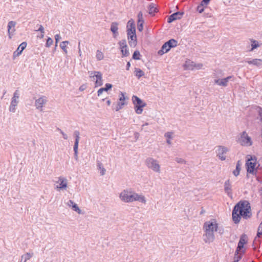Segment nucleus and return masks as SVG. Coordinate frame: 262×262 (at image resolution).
Here are the masks:
<instances>
[{
	"label": "nucleus",
	"instance_id": "nucleus-41",
	"mask_svg": "<svg viewBox=\"0 0 262 262\" xmlns=\"http://www.w3.org/2000/svg\"><path fill=\"white\" fill-rule=\"evenodd\" d=\"M206 7V6L202 5V4L200 3V5H199L196 7V11L199 12V13H202L204 12Z\"/></svg>",
	"mask_w": 262,
	"mask_h": 262
},
{
	"label": "nucleus",
	"instance_id": "nucleus-60",
	"mask_svg": "<svg viewBox=\"0 0 262 262\" xmlns=\"http://www.w3.org/2000/svg\"><path fill=\"white\" fill-rule=\"evenodd\" d=\"M256 180L259 182L260 183H262V180L261 179V178L259 176H257V174L255 176Z\"/></svg>",
	"mask_w": 262,
	"mask_h": 262
},
{
	"label": "nucleus",
	"instance_id": "nucleus-53",
	"mask_svg": "<svg viewBox=\"0 0 262 262\" xmlns=\"http://www.w3.org/2000/svg\"><path fill=\"white\" fill-rule=\"evenodd\" d=\"M86 88V84H82L81 85L80 87H79V91H83L84 90H85Z\"/></svg>",
	"mask_w": 262,
	"mask_h": 262
},
{
	"label": "nucleus",
	"instance_id": "nucleus-20",
	"mask_svg": "<svg viewBox=\"0 0 262 262\" xmlns=\"http://www.w3.org/2000/svg\"><path fill=\"white\" fill-rule=\"evenodd\" d=\"M245 61L249 64H253L258 67L262 66V59H261L255 58L251 60H246Z\"/></svg>",
	"mask_w": 262,
	"mask_h": 262
},
{
	"label": "nucleus",
	"instance_id": "nucleus-59",
	"mask_svg": "<svg viewBox=\"0 0 262 262\" xmlns=\"http://www.w3.org/2000/svg\"><path fill=\"white\" fill-rule=\"evenodd\" d=\"M95 71H89V73L90 74V77L91 78H94L95 77V76H94V73Z\"/></svg>",
	"mask_w": 262,
	"mask_h": 262
},
{
	"label": "nucleus",
	"instance_id": "nucleus-9",
	"mask_svg": "<svg viewBox=\"0 0 262 262\" xmlns=\"http://www.w3.org/2000/svg\"><path fill=\"white\" fill-rule=\"evenodd\" d=\"M48 98L45 96H40L35 99L34 106L39 111H42L43 106L47 104Z\"/></svg>",
	"mask_w": 262,
	"mask_h": 262
},
{
	"label": "nucleus",
	"instance_id": "nucleus-58",
	"mask_svg": "<svg viewBox=\"0 0 262 262\" xmlns=\"http://www.w3.org/2000/svg\"><path fill=\"white\" fill-rule=\"evenodd\" d=\"M142 16H143L142 12L141 11L139 12V13L138 14V20L143 19Z\"/></svg>",
	"mask_w": 262,
	"mask_h": 262
},
{
	"label": "nucleus",
	"instance_id": "nucleus-3",
	"mask_svg": "<svg viewBox=\"0 0 262 262\" xmlns=\"http://www.w3.org/2000/svg\"><path fill=\"white\" fill-rule=\"evenodd\" d=\"M250 158L248 159L246 162V168L247 174V177L248 178V173L256 176L257 170H256L257 159L255 156H250Z\"/></svg>",
	"mask_w": 262,
	"mask_h": 262
},
{
	"label": "nucleus",
	"instance_id": "nucleus-33",
	"mask_svg": "<svg viewBox=\"0 0 262 262\" xmlns=\"http://www.w3.org/2000/svg\"><path fill=\"white\" fill-rule=\"evenodd\" d=\"M71 208L73 211L76 212L79 214H83L84 213V212H82V210L79 208L76 204H74L73 205H72Z\"/></svg>",
	"mask_w": 262,
	"mask_h": 262
},
{
	"label": "nucleus",
	"instance_id": "nucleus-46",
	"mask_svg": "<svg viewBox=\"0 0 262 262\" xmlns=\"http://www.w3.org/2000/svg\"><path fill=\"white\" fill-rule=\"evenodd\" d=\"M258 116L257 119L262 121V108L259 107L258 110Z\"/></svg>",
	"mask_w": 262,
	"mask_h": 262
},
{
	"label": "nucleus",
	"instance_id": "nucleus-1",
	"mask_svg": "<svg viewBox=\"0 0 262 262\" xmlns=\"http://www.w3.org/2000/svg\"><path fill=\"white\" fill-rule=\"evenodd\" d=\"M205 233L203 234V241L205 243L210 244L215 239L214 231H217V223L216 220L212 219L211 221L205 222L203 226Z\"/></svg>",
	"mask_w": 262,
	"mask_h": 262
},
{
	"label": "nucleus",
	"instance_id": "nucleus-5",
	"mask_svg": "<svg viewBox=\"0 0 262 262\" xmlns=\"http://www.w3.org/2000/svg\"><path fill=\"white\" fill-rule=\"evenodd\" d=\"M145 163L148 168L155 172H160V166L157 160L149 157L146 159Z\"/></svg>",
	"mask_w": 262,
	"mask_h": 262
},
{
	"label": "nucleus",
	"instance_id": "nucleus-25",
	"mask_svg": "<svg viewBox=\"0 0 262 262\" xmlns=\"http://www.w3.org/2000/svg\"><path fill=\"white\" fill-rule=\"evenodd\" d=\"M158 12L157 8L155 7V4L151 3L148 7V13L149 14L154 15Z\"/></svg>",
	"mask_w": 262,
	"mask_h": 262
},
{
	"label": "nucleus",
	"instance_id": "nucleus-51",
	"mask_svg": "<svg viewBox=\"0 0 262 262\" xmlns=\"http://www.w3.org/2000/svg\"><path fill=\"white\" fill-rule=\"evenodd\" d=\"M211 0H202L201 2V3L202 5H204L205 6L207 7V6L209 4L210 1Z\"/></svg>",
	"mask_w": 262,
	"mask_h": 262
},
{
	"label": "nucleus",
	"instance_id": "nucleus-15",
	"mask_svg": "<svg viewBox=\"0 0 262 262\" xmlns=\"http://www.w3.org/2000/svg\"><path fill=\"white\" fill-rule=\"evenodd\" d=\"M184 14V12L180 11L173 13V14L169 16L167 19V22L168 23H171L176 20L180 19L182 17Z\"/></svg>",
	"mask_w": 262,
	"mask_h": 262
},
{
	"label": "nucleus",
	"instance_id": "nucleus-55",
	"mask_svg": "<svg viewBox=\"0 0 262 262\" xmlns=\"http://www.w3.org/2000/svg\"><path fill=\"white\" fill-rule=\"evenodd\" d=\"M217 231L219 232V233L222 235L223 234L224 232V229L223 228H219V227L217 226Z\"/></svg>",
	"mask_w": 262,
	"mask_h": 262
},
{
	"label": "nucleus",
	"instance_id": "nucleus-62",
	"mask_svg": "<svg viewBox=\"0 0 262 262\" xmlns=\"http://www.w3.org/2000/svg\"><path fill=\"white\" fill-rule=\"evenodd\" d=\"M261 168L260 166V164H258L256 166V170H257V174L258 173V170L260 169Z\"/></svg>",
	"mask_w": 262,
	"mask_h": 262
},
{
	"label": "nucleus",
	"instance_id": "nucleus-52",
	"mask_svg": "<svg viewBox=\"0 0 262 262\" xmlns=\"http://www.w3.org/2000/svg\"><path fill=\"white\" fill-rule=\"evenodd\" d=\"M37 31H39L40 33H45V29L42 25L39 26V27L37 30Z\"/></svg>",
	"mask_w": 262,
	"mask_h": 262
},
{
	"label": "nucleus",
	"instance_id": "nucleus-31",
	"mask_svg": "<svg viewBox=\"0 0 262 262\" xmlns=\"http://www.w3.org/2000/svg\"><path fill=\"white\" fill-rule=\"evenodd\" d=\"M134 201H138L143 203H146V200L145 197L142 195H139L138 193H136Z\"/></svg>",
	"mask_w": 262,
	"mask_h": 262
},
{
	"label": "nucleus",
	"instance_id": "nucleus-18",
	"mask_svg": "<svg viewBox=\"0 0 262 262\" xmlns=\"http://www.w3.org/2000/svg\"><path fill=\"white\" fill-rule=\"evenodd\" d=\"M242 214L239 213L234 207L232 210V220L235 224H238L240 222Z\"/></svg>",
	"mask_w": 262,
	"mask_h": 262
},
{
	"label": "nucleus",
	"instance_id": "nucleus-6",
	"mask_svg": "<svg viewBox=\"0 0 262 262\" xmlns=\"http://www.w3.org/2000/svg\"><path fill=\"white\" fill-rule=\"evenodd\" d=\"M136 193L124 190L120 194V198L124 202H132L134 201Z\"/></svg>",
	"mask_w": 262,
	"mask_h": 262
},
{
	"label": "nucleus",
	"instance_id": "nucleus-45",
	"mask_svg": "<svg viewBox=\"0 0 262 262\" xmlns=\"http://www.w3.org/2000/svg\"><path fill=\"white\" fill-rule=\"evenodd\" d=\"M53 39L50 37H48L47 40L46 46L47 47H50L53 44Z\"/></svg>",
	"mask_w": 262,
	"mask_h": 262
},
{
	"label": "nucleus",
	"instance_id": "nucleus-49",
	"mask_svg": "<svg viewBox=\"0 0 262 262\" xmlns=\"http://www.w3.org/2000/svg\"><path fill=\"white\" fill-rule=\"evenodd\" d=\"M55 46H57L58 42L61 39V36L59 34H57L55 36Z\"/></svg>",
	"mask_w": 262,
	"mask_h": 262
},
{
	"label": "nucleus",
	"instance_id": "nucleus-27",
	"mask_svg": "<svg viewBox=\"0 0 262 262\" xmlns=\"http://www.w3.org/2000/svg\"><path fill=\"white\" fill-rule=\"evenodd\" d=\"M33 255L32 253H26L21 256L20 262H26L29 260Z\"/></svg>",
	"mask_w": 262,
	"mask_h": 262
},
{
	"label": "nucleus",
	"instance_id": "nucleus-26",
	"mask_svg": "<svg viewBox=\"0 0 262 262\" xmlns=\"http://www.w3.org/2000/svg\"><path fill=\"white\" fill-rule=\"evenodd\" d=\"M170 49H168V46L165 42L162 46L161 49L158 51V53L160 55H162L164 53L168 52Z\"/></svg>",
	"mask_w": 262,
	"mask_h": 262
},
{
	"label": "nucleus",
	"instance_id": "nucleus-4",
	"mask_svg": "<svg viewBox=\"0 0 262 262\" xmlns=\"http://www.w3.org/2000/svg\"><path fill=\"white\" fill-rule=\"evenodd\" d=\"M132 101L134 105V108L136 113L137 114H142L143 112V108L146 105V103L136 95L133 96Z\"/></svg>",
	"mask_w": 262,
	"mask_h": 262
},
{
	"label": "nucleus",
	"instance_id": "nucleus-44",
	"mask_svg": "<svg viewBox=\"0 0 262 262\" xmlns=\"http://www.w3.org/2000/svg\"><path fill=\"white\" fill-rule=\"evenodd\" d=\"M252 48L251 51L253 50L254 49L257 48L258 47H259V45L258 42L256 40H252V44H251Z\"/></svg>",
	"mask_w": 262,
	"mask_h": 262
},
{
	"label": "nucleus",
	"instance_id": "nucleus-36",
	"mask_svg": "<svg viewBox=\"0 0 262 262\" xmlns=\"http://www.w3.org/2000/svg\"><path fill=\"white\" fill-rule=\"evenodd\" d=\"M122 55V57H127L129 55L128 49H127V47L125 48H122L120 49Z\"/></svg>",
	"mask_w": 262,
	"mask_h": 262
},
{
	"label": "nucleus",
	"instance_id": "nucleus-12",
	"mask_svg": "<svg viewBox=\"0 0 262 262\" xmlns=\"http://www.w3.org/2000/svg\"><path fill=\"white\" fill-rule=\"evenodd\" d=\"M239 142L242 145L245 146H250L252 144V142L251 141V138L248 136L247 133L244 131L243 132L241 135L240 138L238 139Z\"/></svg>",
	"mask_w": 262,
	"mask_h": 262
},
{
	"label": "nucleus",
	"instance_id": "nucleus-42",
	"mask_svg": "<svg viewBox=\"0 0 262 262\" xmlns=\"http://www.w3.org/2000/svg\"><path fill=\"white\" fill-rule=\"evenodd\" d=\"M261 235H262V221L258 226L256 237H260Z\"/></svg>",
	"mask_w": 262,
	"mask_h": 262
},
{
	"label": "nucleus",
	"instance_id": "nucleus-30",
	"mask_svg": "<svg viewBox=\"0 0 262 262\" xmlns=\"http://www.w3.org/2000/svg\"><path fill=\"white\" fill-rule=\"evenodd\" d=\"M97 168L101 170L100 173L101 176L104 175L106 170L102 165V164L100 161H97Z\"/></svg>",
	"mask_w": 262,
	"mask_h": 262
},
{
	"label": "nucleus",
	"instance_id": "nucleus-57",
	"mask_svg": "<svg viewBox=\"0 0 262 262\" xmlns=\"http://www.w3.org/2000/svg\"><path fill=\"white\" fill-rule=\"evenodd\" d=\"M75 204L73 201L69 200L68 202L67 203L69 207H71L72 208V205H73V204Z\"/></svg>",
	"mask_w": 262,
	"mask_h": 262
},
{
	"label": "nucleus",
	"instance_id": "nucleus-48",
	"mask_svg": "<svg viewBox=\"0 0 262 262\" xmlns=\"http://www.w3.org/2000/svg\"><path fill=\"white\" fill-rule=\"evenodd\" d=\"M120 95H121L119 97V102H124L125 100V97L124 96V94L123 93L120 92Z\"/></svg>",
	"mask_w": 262,
	"mask_h": 262
},
{
	"label": "nucleus",
	"instance_id": "nucleus-13",
	"mask_svg": "<svg viewBox=\"0 0 262 262\" xmlns=\"http://www.w3.org/2000/svg\"><path fill=\"white\" fill-rule=\"evenodd\" d=\"M217 147V156L221 160H225L226 159V156H224V154L228 151L229 150L228 148L224 146H218Z\"/></svg>",
	"mask_w": 262,
	"mask_h": 262
},
{
	"label": "nucleus",
	"instance_id": "nucleus-34",
	"mask_svg": "<svg viewBox=\"0 0 262 262\" xmlns=\"http://www.w3.org/2000/svg\"><path fill=\"white\" fill-rule=\"evenodd\" d=\"M126 27H127V29H134V31L135 30V29H136L135 24L133 19H131L129 20H128V21L127 22V24Z\"/></svg>",
	"mask_w": 262,
	"mask_h": 262
},
{
	"label": "nucleus",
	"instance_id": "nucleus-40",
	"mask_svg": "<svg viewBox=\"0 0 262 262\" xmlns=\"http://www.w3.org/2000/svg\"><path fill=\"white\" fill-rule=\"evenodd\" d=\"M125 104H126V103L125 102H118L116 107L115 108L116 111H119Z\"/></svg>",
	"mask_w": 262,
	"mask_h": 262
},
{
	"label": "nucleus",
	"instance_id": "nucleus-43",
	"mask_svg": "<svg viewBox=\"0 0 262 262\" xmlns=\"http://www.w3.org/2000/svg\"><path fill=\"white\" fill-rule=\"evenodd\" d=\"M96 56V58L98 60H102L104 57L102 52H101V51H100L99 50L97 51Z\"/></svg>",
	"mask_w": 262,
	"mask_h": 262
},
{
	"label": "nucleus",
	"instance_id": "nucleus-21",
	"mask_svg": "<svg viewBox=\"0 0 262 262\" xmlns=\"http://www.w3.org/2000/svg\"><path fill=\"white\" fill-rule=\"evenodd\" d=\"M112 87H113V85L112 84H110V83L105 84L104 88H101L98 90V91L97 92L98 96H99L104 91L107 92L108 90L111 89Z\"/></svg>",
	"mask_w": 262,
	"mask_h": 262
},
{
	"label": "nucleus",
	"instance_id": "nucleus-7",
	"mask_svg": "<svg viewBox=\"0 0 262 262\" xmlns=\"http://www.w3.org/2000/svg\"><path fill=\"white\" fill-rule=\"evenodd\" d=\"M19 93L18 91H15L11 99V103L9 107L10 112L15 113L16 107L19 103Z\"/></svg>",
	"mask_w": 262,
	"mask_h": 262
},
{
	"label": "nucleus",
	"instance_id": "nucleus-47",
	"mask_svg": "<svg viewBox=\"0 0 262 262\" xmlns=\"http://www.w3.org/2000/svg\"><path fill=\"white\" fill-rule=\"evenodd\" d=\"M242 257V254H238L237 255H235V254H234V261L233 262H238Z\"/></svg>",
	"mask_w": 262,
	"mask_h": 262
},
{
	"label": "nucleus",
	"instance_id": "nucleus-16",
	"mask_svg": "<svg viewBox=\"0 0 262 262\" xmlns=\"http://www.w3.org/2000/svg\"><path fill=\"white\" fill-rule=\"evenodd\" d=\"M224 191L227 193L228 196L232 198V186L230 180H227L224 183Z\"/></svg>",
	"mask_w": 262,
	"mask_h": 262
},
{
	"label": "nucleus",
	"instance_id": "nucleus-64",
	"mask_svg": "<svg viewBox=\"0 0 262 262\" xmlns=\"http://www.w3.org/2000/svg\"><path fill=\"white\" fill-rule=\"evenodd\" d=\"M45 35V33H40V34L39 35L37 36V37L40 38H43Z\"/></svg>",
	"mask_w": 262,
	"mask_h": 262
},
{
	"label": "nucleus",
	"instance_id": "nucleus-37",
	"mask_svg": "<svg viewBox=\"0 0 262 262\" xmlns=\"http://www.w3.org/2000/svg\"><path fill=\"white\" fill-rule=\"evenodd\" d=\"M143 23H144L143 19H139L138 21L137 29L140 32H141L143 30Z\"/></svg>",
	"mask_w": 262,
	"mask_h": 262
},
{
	"label": "nucleus",
	"instance_id": "nucleus-10",
	"mask_svg": "<svg viewBox=\"0 0 262 262\" xmlns=\"http://www.w3.org/2000/svg\"><path fill=\"white\" fill-rule=\"evenodd\" d=\"M54 188L58 191H63L66 189V181L64 178H57L54 181Z\"/></svg>",
	"mask_w": 262,
	"mask_h": 262
},
{
	"label": "nucleus",
	"instance_id": "nucleus-19",
	"mask_svg": "<svg viewBox=\"0 0 262 262\" xmlns=\"http://www.w3.org/2000/svg\"><path fill=\"white\" fill-rule=\"evenodd\" d=\"M110 30L113 34L114 37H116V36L118 35V23L117 22L112 23Z\"/></svg>",
	"mask_w": 262,
	"mask_h": 262
},
{
	"label": "nucleus",
	"instance_id": "nucleus-2",
	"mask_svg": "<svg viewBox=\"0 0 262 262\" xmlns=\"http://www.w3.org/2000/svg\"><path fill=\"white\" fill-rule=\"evenodd\" d=\"M234 207L239 213L242 214V217L244 219L247 220L252 216L251 206L247 201H239L234 206Z\"/></svg>",
	"mask_w": 262,
	"mask_h": 262
},
{
	"label": "nucleus",
	"instance_id": "nucleus-39",
	"mask_svg": "<svg viewBox=\"0 0 262 262\" xmlns=\"http://www.w3.org/2000/svg\"><path fill=\"white\" fill-rule=\"evenodd\" d=\"M140 52L136 50L134 52L132 58L135 60H139L140 59Z\"/></svg>",
	"mask_w": 262,
	"mask_h": 262
},
{
	"label": "nucleus",
	"instance_id": "nucleus-17",
	"mask_svg": "<svg viewBox=\"0 0 262 262\" xmlns=\"http://www.w3.org/2000/svg\"><path fill=\"white\" fill-rule=\"evenodd\" d=\"M94 76L96 78L95 83V86H100L103 84L102 74L100 72H95Z\"/></svg>",
	"mask_w": 262,
	"mask_h": 262
},
{
	"label": "nucleus",
	"instance_id": "nucleus-14",
	"mask_svg": "<svg viewBox=\"0 0 262 262\" xmlns=\"http://www.w3.org/2000/svg\"><path fill=\"white\" fill-rule=\"evenodd\" d=\"M73 135L75 138V141L74 145V157L76 159H77L78 156V147L79 140V132L78 130H75L74 132Z\"/></svg>",
	"mask_w": 262,
	"mask_h": 262
},
{
	"label": "nucleus",
	"instance_id": "nucleus-28",
	"mask_svg": "<svg viewBox=\"0 0 262 262\" xmlns=\"http://www.w3.org/2000/svg\"><path fill=\"white\" fill-rule=\"evenodd\" d=\"M214 83L220 86H223L225 87L227 86L228 85V82H227L225 78H223L221 79H215Z\"/></svg>",
	"mask_w": 262,
	"mask_h": 262
},
{
	"label": "nucleus",
	"instance_id": "nucleus-63",
	"mask_svg": "<svg viewBox=\"0 0 262 262\" xmlns=\"http://www.w3.org/2000/svg\"><path fill=\"white\" fill-rule=\"evenodd\" d=\"M130 67V63L129 62H127L126 64V70H129V68Z\"/></svg>",
	"mask_w": 262,
	"mask_h": 262
},
{
	"label": "nucleus",
	"instance_id": "nucleus-61",
	"mask_svg": "<svg viewBox=\"0 0 262 262\" xmlns=\"http://www.w3.org/2000/svg\"><path fill=\"white\" fill-rule=\"evenodd\" d=\"M233 78V76H229L226 78H224L227 82H228L230 80H231V79H232Z\"/></svg>",
	"mask_w": 262,
	"mask_h": 262
},
{
	"label": "nucleus",
	"instance_id": "nucleus-32",
	"mask_svg": "<svg viewBox=\"0 0 262 262\" xmlns=\"http://www.w3.org/2000/svg\"><path fill=\"white\" fill-rule=\"evenodd\" d=\"M134 73L135 76L137 77L138 79L144 75V72L139 68H135Z\"/></svg>",
	"mask_w": 262,
	"mask_h": 262
},
{
	"label": "nucleus",
	"instance_id": "nucleus-11",
	"mask_svg": "<svg viewBox=\"0 0 262 262\" xmlns=\"http://www.w3.org/2000/svg\"><path fill=\"white\" fill-rule=\"evenodd\" d=\"M16 22L15 21H9L7 25V34L9 39H11L15 35L16 32L15 27Z\"/></svg>",
	"mask_w": 262,
	"mask_h": 262
},
{
	"label": "nucleus",
	"instance_id": "nucleus-50",
	"mask_svg": "<svg viewBox=\"0 0 262 262\" xmlns=\"http://www.w3.org/2000/svg\"><path fill=\"white\" fill-rule=\"evenodd\" d=\"M175 161L178 163H185L186 161L182 158H176Z\"/></svg>",
	"mask_w": 262,
	"mask_h": 262
},
{
	"label": "nucleus",
	"instance_id": "nucleus-22",
	"mask_svg": "<svg viewBox=\"0 0 262 262\" xmlns=\"http://www.w3.org/2000/svg\"><path fill=\"white\" fill-rule=\"evenodd\" d=\"M244 248V244L242 242H238L237 247L235 250V255L239 254V253H241V254H244L245 252V250L243 249Z\"/></svg>",
	"mask_w": 262,
	"mask_h": 262
},
{
	"label": "nucleus",
	"instance_id": "nucleus-38",
	"mask_svg": "<svg viewBox=\"0 0 262 262\" xmlns=\"http://www.w3.org/2000/svg\"><path fill=\"white\" fill-rule=\"evenodd\" d=\"M120 49L125 48L127 47L126 41L125 39H122L118 42Z\"/></svg>",
	"mask_w": 262,
	"mask_h": 262
},
{
	"label": "nucleus",
	"instance_id": "nucleus-54",
	"mask_svg": "<svg viewBox=\"0 0 262 262\" xmlns=\"http://www.w3.org/2000/svg\"><path fill=\"white\" fill-rule=\"evenodd\" d=\"M165 136L169 139H171L172 138L171 133L167 132L165 133Z\"/></svg>",
	"mask_w": 262,
	"mask_h": 262
},
{
	"label": "nucleus",
	"instance_id": "nucleus-23",
	"mask_svg": "<svg viewBox=\"0 0 262 262\" xmlns=\"http://www.w3.org/2000/svg\"><path fill=\"white\" fill-rule=\"evenodd\" d=\"M165 42L168 46V49H171L172 48L177 47L178 45V41L174 39H170Z\"/></svg>",
	"mask_w": 262,
	"mask_h": 262
},
{
	"label": "nucleus",
	"instance_id": "nucleus-35",
	"mask_svg": "<svg viewBox=\"0 0 262 262\" xmlns=\"http://www.w3.org/2000/svg\"><path fill=\"white\" fill-rule=\"evenodd\" d=\"M239 242L243 243V244H246L248 242V236L245 234H243L240 236Z\"/></svg>",
	"mask_w": 262,
	"mask_h": 262
},
{
	"label": "nucleus",
	"instance_id": "nucleus-56",
	"mask_svg": "<svg viewBox=\"0 0 262 262\" xmlns=\"http://www.w3.org/2000/svg\"><path fill=\"white\" fill-rule=\"evenodd\" d=\"M60 47L63 50L65 51L66 50V42L65 41L62 42L60 44Z\"/></svg>",
	"mask_w": 262,
	"mask_h": 262
},
{
	"label": "nucleus",
	"instance_id": "nucleus-24",
	"mask_svg": "<svg viewBox=\"0 0 262 262\" xmlns=\"http://www.w3.org/2000/svg\"><path fill=\"white\" fill-rule=\"evenodd\" d=\"M27 46V43L25 42H23L21 43L17 48V49L16 52L14 53V55L16 54V55H19L25 49Z\"/></svg>",
	"mask_w": 262,
	"mask_h": 262
},
{
	"label": "nucleus",
	"instance_id": "nucleus-8",
	"mask_svg": "<svg viewBox=\"0 0 262 262\" xmlns=\"http://www.w3.org/2000/svg\"><path fill=\"white\" fill-rule=\"evenodd\" d=\"M127 35L128 43L131 47H135L137 45V36L136 29H127Z\"/></svg>",
	"mask_w": 262,
	"mask_h": 262
},
{
	"label": "nucleus",
	"instance_id": "nucleus-29",
	"mask_svg": "<svg viewBox=\"0 0 262 262\" xmlns=\"http://www.w3.org/2000/svg\"><path fill=\"white\" fill-rule=\"evenodd\" d=\"M241 170V161L239 160L236 163L235 169L233 171V174L235 177H237V176L239 175Z\"/></svg>",
	"mask_w": 262,
	"mask_h": 262
}]
</instances>
